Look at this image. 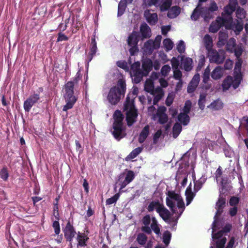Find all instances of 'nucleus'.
I'll use <instances>...</instances> for the list:
<instances>
[{
	"label": "nucleus",
	"mask_w": 248,
	"mask_h": 248,
	"mask_svg": "<svg viewBox=\"0 0 248 248\" xmlns=\"http://www.w3.org/2000/svg\"><path fill=\"white\" fill-rule=\"evenodd\" d=\"M138 42V35L136 32H132L128 37L127 43L129 46H137Z\"/></svg>",
	"instance_id": "obj_40"
},
{
	"label": "nucleus",
	"mask_w": 248,
	"mask_h": 248,
	"mask_svg": "<svg viewBox=\"0 0 248 248\" xmlns=\"http://www.w3.org/2000/svg\"><path fill=\"white\" fill-rule=\"evenodd\" d=\"M147 22L151 25H155L158 20V16L156 13H151L149 10H146L144 13Z\"/></svg>",
	"instance_id": "obj_21"
},
{
	"label": "nucleus",
	"mask_w": 248,
	"mask_h": 248,
	"mask_svg": "<svg viewBox=\"0 0 248 248\" xmlns=\"http://www.w3.org/2000/svg\"><path fill=\"white\" fill-rule=\"evenodd\" d=\"M207 0H199V4L197 7L194 10L192 15L191 16V18L193 20H197L199 18V12L200 10L201 7V3L203 2H206Z\"/></svg>",
	"instance_id": "obj_42"
},
{
	"label": "nucleus",
	"mask_w": 248,
	"mask_h": 248,
	"mask_svg": "<svg viewBox=\"0 0 248 248\" xmlns=\"http://www.w3.org/2000/svg\"><path fill=\"white\" fill-rule=\"evenodd\" d=\"M142 150V147L136 148L133 150L126 157L125 160L129 161L131 159H134L141 152Z\"/></svg>",
	"instance_id": "obj_43"
},
{
	"label": "nucleus",
	"mask_w": 248,
	"mask_h": 248,
	"mask_svg": "<svg viewBox=\"0 0 248 248\" xmlns=\"http://www.w3.org/2000/svg\"><path fill=\"white\" fill-rule=\"evenodd\" d=\"M223 107V103L222 101L217 99L213 101L207 108L212 110H219L222 109Z\"/></svg>",
	"instance_id": "obj_30"
},
{
	"label": "nucleus",
	"mask_w": 248,
	"mask_h": 248,
	"mask_svg": "<svg viewBox=\"0 0 248 248\" xmlns=\"http://www.w3.org/2000/svg\"><path fill=\"white\" fill-rule=\"evenodd\" d=\"M159 214L160 217L166 222H169L170 221V212L165 207L163 204L157 213Z\"/></svg>",
	"instance_id": "obj_27"
},
{
	"label": "nucleus",
	"mask_w": 248,
	"mask_h": 248,
	"mask_svg": "<svg viewBox=\"0 0 248 248\" xmlns=\"http://www.w3.org/2000/svg\"><path fill=\"white\" fill-rule=\"evenodd\" d=\"M150 227L151 230H152L155 234H159L160 233V228L155 217H152V222Z\"/></svg>",
	"instance_id": "obj_44"
},
{
	"label": "nucleus",
	"mask_w": 248,
	"mask_h": 248,
	"mask_svg": "<svg viewBox=\"0 0 248 248\" xmlns=\"http://www.w3.org/2000/svg\"><path fill=\"white\" fill-rule=\"evenodd\" d=\"M166 108L164 106H160L158 108L156 115H154L153 119L154 120L158 119V122L161 124H164L168 121V116L166 114Z\"/></svg>",
	"instance_id": "obj_16"
},
{
	"label": "nucleus",
	"mask_w": 248,
	"mask_h": 248,
	"mask_svg": "<svg viewBox=\"0 0 248 248\" xmlns=\"http://www.w3.org/2000/svg\"><path fill=\"white\" fill-rule=\"evenodd\" d=\"M89 238L84 233L78 232L77 233V240L78 241L77 247H84L86 246V243Z\"/></svg>",
	"instance_id": "obj_24"
},
{
	"label": "nucleus",
	"mask_w": 248,
	"mask_h": 248,
	"mask_svg": "<svg viewBox=\"0 0 248 248\" xmlns=\"http://www.w3.org/2000/svg\"><path fill=\"white\" fill-rule=\"evenodd\" d=\"M140 63L137 62L131 64L130 74L131 76L133 78L135 83H139L143 78L142 70L140 68Z\"/></svg>",
	"instance_id": "obj_11"
},
{
	"label": "nucleus",
	"mask_w": 248,
	"mask_h": 248,
	"mask_svg": "<svg viewBox=\"0 0 248 248\" xmlns=\"http://www.w3.org/2000/svg\"><path fill=\"white\" fill-rule=\"evenodd\" d=\"M120 197L119 193H117L113 197L108 198L106 201V205H110L116 202Z\"/></svg>",
	"instance_id": "obj_61"
},
{
	"label": "nucleus",
	"mask_w": 248,
	"mask_h": 248,
	"mask_svg": "<svg viewBox=\"0 0 248 248\" xmlns=\"http://www.w3.org/2000/svg\"><path fill=\"white\" fill-rule=\"evenodd\" d=\"M152 222V218L149 215H147L144 216L142 219V223L144 224V226H142L141 230L143 232L150 234L151 233V229L149 226V225Z\"/></svg>",
	"instance_id": "obj_26"
},
{
	"label": "nucleus",
	"mask_w": 248,
	"mask_h": 248,
	"mask_svg": "<svg viewBox=\"0 0 248 248\" xmlns=\"http://www.w3.org/2000/svg\"><path fill=\"white\" fill-rule=\"evenodd\" d=\"M238 140H243V137H248V117L244 116L240 120V125L236 133Z\"/></svg>",
	"instance_id": "obj_12"
},
{
	"label": "nucleus",
	"mask_w": 248,
	"mask_h": 248,
	"mask_svg": "<svg viewBox=\"0 0 248 248\" xmlns=\"http://www.w3.org/2000/svg\"><path fill=\"white\" fill-rule=\"evenodd\" d=\"M40 99L39 93H34L31 95L24 102L23 107L26 112H29L32 107Z\"/></svg>",
	"instance_id": "obj_15"
},
{
	"label": "nucleus",
	"mask_w": 248,
	"mask_h": 248,
	"mask_svg": "<svg viewBox=\"0 0 248 248\" xmlns=\"http://www.w3.org/2000/svg\"><path fill=\"white\" fill-rule=\"evenodd\" d=\"M74 87L72 81H68L65 85L63 96L66 103L62 108L64 111L72 108L77 101L78 98L74 94Z\"/></svg>",
	"instance_id": "obj_7"
},
{
	"label": "nucleus",
	"mask_w": 248,
	"mask_h": 248,
	"mask_svg": "<svg viewBox=\"0 0 248 248\" xmlns=\"http://www.w3.org/2000/svg\"><path fill=\"white\" fill-rule=\"evenodd\" d=\"M139 92L138 88L135 87L129 93L124 103V110L125 111L126 120L128 126L132 125L136 121L138 116L137 109L135 108L134 99Z\"/></svg>",
	"instance_id": "obj_3"
},
{
	"label": "nucleus",
	"mask_w": 248,
	"mask_h": 248,
	"mask_svg": "<svg viewBox=\"0 0 248 248\" xmlns=\"http://www.w3.org/2000/svg\"><path fill=\"white\" fill-rule=\"evenodd\" d=\"M206 180V178L203 176H202L198 180L196 181L194 183V190L195 193L197 192L202 188Z\"/></svg>",
	"instance_id": "obj_39"
},
{
	"label": "nucleus",
	"mask_w": 248,
	"mask_h": 248,
	"mask_svg": "<svg viewBox=\"0 0 248 248\" xmlns=\"http://www.w3.org/2000/svg\"><path fill=\"white\" fill-rule=\"evenodd\" d=\"M193 61L190 58H182L181 60V64L185 70L186 71H190L192 68Z\"/></svg>",
	"instance_id": "obj_32"
},
{
	"label": "nucleus",
	"mask_w": 248,
	"mask_h": 248,
	"mask_svg": "<svg viewBox=\"0 0 248 248\" xmlns=\"http://www.w3.org/2000/svg\"><path fill=\"white\" fill-rule=\"evenodd\" d=\"M243 25L242 20L237 19L232 25V27L235 31L240 32L243 29Z\"/></svg>",
	"instance_id": "obj_50"
},
{
	"label": "nucleus",
	"mask_w": 248,
	"mask_h": 248,
	"mask_svg": "<svg viewBox=\"0 0 248 248\" xmlns=\"http://www.w3.org/2000/svg\"><path fill=\"white\" fill-rule=\"evenodd\" d=\"M166 203L172 213L175 215V217L171 219L175 222L174 225H176L178 219L185 209L183 200L179 194L172 191H169L166 198Z\"/></svg>",
	"instance_id": "obj_2"
},
{
	"label": "nucleus",
	"mask_w": 248,
	"mask_h": 248,
	"mask_svg": "<svg viewBox=\"0 0 248 248\" xmlns=\"http://www.w3.org/2000/svg\"><path fill=\"white\" fill-rule=\"evenodd\" d=\"M126 90L125 81L123 79L118 81L117 84L112 87L108 94L107 98L112 105L117 104L124 94Z\"/></svg>",
	"instance_id": "obj_4"
},
{
	"label": "nucleus",
	"mask_w": 248,
	"mask_h": 248,
	"mask_svg": "<svg viewBox=\"0 0 248 248\" xmlns=\"http://www.w3.org/2000/svg\"><path fill=\"white\" fill-rule=\"evenodd\" d=\"M203 42L206 49H212L213 40L212 37L208 34H206L203 38Z\"/></svg>",
	"instance_id": "obj_45"
},
{
	"label": "nucleus",
	"mask_w": 248,
	"mask_h": 248,
	"mask_svg": "<svg viewBox=\"0 0 248 248\" xmlns=\"http://www.w3.org/2000/svg\"><path fill=\"white\" fill-rule=\"evenodd\" d=\"M140 31L144 38L150 37L151 36V29L145 23L141 24L140 27Z\"/></svg>",
	"instance_id": "obj_37"
},
{
	"label": "nucleus",
	"mask_w": 248,
	"mask_h": 248,
	"mask_svg": "<svg viewBox=\"0 0 248 248\" xmlns=\"http://www.w3.org/2000/svg\"><path fill=\"white\" fill-rule=\"evenodd\" d=\"M232 78L231 76L227 77L222 83V88L224 91L228 90L232 85Z\"/></svg>",
	"instance_id": "obj_47"
},
{
	"label": "nucleus",
	"mask_w": 248,
	"mask_h": 248,
	"mask_svg": "<svg viewBox=\"0 0 248 248\" xmlns=\"http://www.w3.org/2000/svg\"><path fill=\"white\" fill-rule=\"evenodd\" d=\"M200 78V76L199 74L194 75L187 87V90L188 93H192L194 92L199 84Z\"/></svg>",
	"instance_id": "obj_23"
},
{
	"label": "nucleus",
	"mask_w": 248,
	"mask_h": 248,
	"mask_svg": "<svg viewBox=\"0 0 248 248\" xmlns=\"http://www.w3.org/2000/svg\"><path fill=\"white\" fill-rule=\"evenodd\" d=\"M0 177L5 181L7 180L9 177V173L6 167H3L0 170Z\"/></svg>",
	"instance_id": "obj_60"
},
{
	"label": "nucleus",
	"mask_w": 248,
	"mask_h": 248,
	"mask_svg": "<svg viewBox=\"0 0 248 248\" xmlns=\"http://www.w3.org/2000/svg\"><path fill=\"white\" fill-rule=\"evenodd\" d=\"M222 173V172L221 167H219L215 172V177L217 183L221 186V188H219V191L220 192L223 191V189L224 187V179L221 177Z\"/></svg>",
	"instance_id": "obj_29"
},
{
	"label": "nucleus",
	"mask_w": 248,
	"mask_h": 248,
	"mask_svg": "<svg viewBox=\"0 0 248 248\" xmlns=\"http://www.w3.org/2000/svg\"><path fill=\"white\" fill-rule=\"evenodd\" d=\"M236 9V8L228 5L224 7L221 17L224 19L226 23H230L232 22V14Z\"/></svg>",
	"instance_id": "obj_18"
},
{
	"label": "nucleus",
	"mask_w": 248,
	"mask_h": 248,
	"mask_svg": "<svg viewBox=\"0 0 248 248\" xmlns=\"http://www.w3.org/2000/svg\"><path fill=\"white\" fill-rule=\"evenodd\" d=\"M177 120L181 124L186 126L189 123L190 118L187 114L181 112L178 115Z\"/></svg>",
	"instance_id": "obj_35"
},
{
	"label": "nucleus",
	"mask_w": 248,
	"mask_h": 248,
	"mask_svg": "<svg viewBox=\"0 0 248 248\" xmlns=\"http://www.w3.org/2000/svg\"><path fill=\"white\" fill-rule=\"evenodd\" d=\"M63 232L65 238L67 241L69 242V245L72 248V242L77 232L74 226L69 221L66 223L65 227L63 229Z\"/></svg>",
	"instance_id": "obj_13"
},
{
	"label": "nucleus",
	"mask_w": 248,
	"mask_h": 248,
	"mask_svg": "<svg viewBox=\"0 0 248 248\" xmlns=\"http://www.w3.org/2000/svg\"><path fill=\"white\" fill-rule=\"evenodd\" d=\"M206 94L205 93H202L200 95V98L198 100V105L199 108L202 109H204L205 108V103L206 102Z\"/></svg>",
	"instance_id": "obj_55"
},
{
	"label": "nucleus",
	"mask_w": 248,
	"mask_h": 248,
	"mask_svg": "<svg viewBox=\"0 0 248 248\" xmlns=\"http://www.w3.org/2000/svg\"><path fill=\"white\" fill-rule=\"evenodd\" d=\"M224 70L220 66L216 67L211 73V77L215 80L220 78L223 75Z\"/></svg>",
	"instance_id": "obj_33"
},
{
	"label": "nucleus",
	"mask_w": 248,
	"mask_h": 248,
	"mask_svg": "<svg viewBox=\"0 0 248 248\" xmlns=\"http://www.w3.org/2000/svg\"><path fill=\"white\" fill-rule=\"evenodd\" d=\"M159 0V4L156 7L159 6L160 10L162 12L166 11L169 9L172 4V0Z\"/></svg>",
	"instance_id": "obj_36"
},
{
	"label": "nucleus",
	"mask_w": 248,
	"mask_h": 248,
	"mask_svg": "<svg viewBox=\"0 0 248 248\" xmlns=\"http://www.w3.org/2000/svg\"><path fill=\"white\" fill-rule=\"evenodd\" d=\"M186 196V205H188L192 201L195 196V193H193L190 187H188L185 192Z\"/></svg>",
	"instance_id": "obj_41"
},
{
	"label": "nucleus",
	"mask_w": 248,
	"mask_h": 248,
	"mask_svg": "<svg viewBox=\"0 0 248 248\" xmlns=\"http://www.w3.org/2000/svg\"><path fill=\"white\" fill-rule=\"evenodd\" d=\"M196 155L194 154L190 155L189 152L186 153L181 158V163L179 170L183 172L187 171V168L189 166L193 168L195 164Z\"/></svg>",
	"instance_id": "obj_9"
},
{
	"label": "nucleus",
	"mask_w": 248,
	"mask_h": 248,
	"mask_svg": "<svg viewBox=\"0 0 248 248\" xmlns=\"http://www.w3.org/2000/svg\"><path fill=\"white\" fill-rule=\"evenodd\" d=\"M162 205L158 200L153 201L149 204L147 210L150 212L155 210L158 213Z\"/></svg>",
	"instance_id": "obj_28"
},
{
	"label": "nucleus",
	"mask_w": 248,
	"mask_h": 248,
	"mask_svg": "<svg viewBox=\"0 0 248 248\" xmlns=\"http://www.w3.org/2000/svg\"><path fill=\"white\" fill-rule=\"evenodd\" d=\"M220 224V221L218 218L217 219L215 224H214V221L212 223V241L211 242L210 248H214L215 246L217 248H224V247L227 240L224 236L225 234L230 231L232 226L230 224H227L222 227Z\"/></svg>",
	"instance_id": "obj_1"
},
{
	"label": "nucleus",
	"mask_w": 248,
	"mask_h": 248,
	"mask_svg": "<svg viewBox=\"0 0 248 248\" xmlns=\"http://www.w3.org/2000/svg\"><path fill=\"white\" fill-rule=\"evenodd\" d=\"M246 15L245 10L241 7L238 8L236 10V16L239 20H243L245 18Z\"/></svg>",
	"instance_id": "obj_54"
},
{
	"label": "nucleus",
	"mask_w": 248,
	"mask_h": 248,
	"mask_svg": "<svg viewBox=\"0 0 248 248\" xmlns=\"http://www.w3.org/2000/svg\"><path fill=\"white\" fill-rule=\"evenodd\" d=\"M157 49L158 48L155 47L152 40H149L145 43L143 47L144 53L146 55L151 54L154 50Z\"/></svg>",
	"instance_id": "obj_25"
},
{
	"label": "nucleus",
	"mask_w": 248,
	"mask_h": 248,
	"mask_svg": "<svg viewBox=\"0 0 248 248\" xmlns=\"http://www.w3.org/2000/svg\"><path fill=\"white\" fill-rule=\"evenodd\" d=\"M150 127L148 125H146L140 134L139 141L140 143H143L149 134Z\"/></svg>",
	"instance_id": "obj_34"
},
{
	"label": "nucleus",
	"mask_w": 248,
	"mask_h": 248,
	"mask_svg": "<svg viewBox=\"0 0 248 248\" xmlns=\"http://www.w3.org/2000/svg\"><path fill=\"white\" fill-rule=\"evenodd\" d=\"M159 0H143L142 4V8L145 9L152 5L156 6L159 4Z\"/></svg>",
	"instance_id": "obj_46"
},
{
	"label": "nucleus",
	"mask_w": 248,
	"mask_h": 248,
	"mask_svg": "<svg viewBox=\"0 0 248 248\" xmlns=\"http://www.w3.org/2000/svg\"><path fill=\"white\" fill-rule=\"evenodd\" d=\"M171 239V233L169 231L164 232L163 235V242L166 245L168 246L169 244Z\"/></svg>",
	"instance_id": "obj_58"
},
{
	"label": "nucleus",
	"mask_w": 248,
	"mask_h": 248,
	"mask_svg": "<svg viewBox=\"0 0 248 248\" xmlns=\"http://www.w3.org/2000/svg\"><path fill=\"white\" fill-rule=\"evenodd\" d=\"M182 129V125L180 123H176L172 128V136L174 138H176L181 133Z\"/></svg>",
	"instance_id": "obj_49"
},
{
	"label": "nucleus",
	"mask_w": 248,
	"mask_h": 248,
	"mask_svg": "<svg viewBox=\"0 0 248 248\" xmlns=\"http://www.w3.org/2000/svg\"><path fill=\"white\" fill-rule=\"evenodd\" d=\"M191 102L190 100L186 101L185 103V106L183 108L182 112L187 114L188 115V113L190 112V111L191 110Z\"/></svg>",
	"instance_id": "obj_59"
},
{
	"label": "nucleus",
	"mask_w": 248,
	"mask_h": 248,
	"mask_svg": "<svg viewBox=\"0 0 248 248\" xmlns=\"http://www.w3.org/2000/svg\"><path fill=\"white\" fill-rule=\"evenodd\" d=\"M235 39L233 38H231L227 42L226 49L228 51L232 52L235 48Z\"/></svg>",
	"instance_id": "obj_53"
},
{
	"label": "nucleus",
	"mask_w": 248,
	"mask_h": 248,
	"mask_svg": "<svg viewBox=\"0 0 248 248\" xmlns=\"http://www.w3.org/2000/svg\"><path fill=\"white\" fill-rule=\"evenodd\" d=\"M227 38L228 34L226 32L220 31L219 32L217 46L220 47L224 46L227 42Z\"/></svg>",
	"instance_id": "obj_38"
},
{
	"label": "nucleus",
	"mask_w": 248,
	"mask_h": 248,
	"mask_svg": "<svg viewBox=\"0 0 248 248\" xmlns=\"http://www.w3.org/2000/svg\"><path fill=\"white\" fill-rule=\"evenodd\" d=\"M135 178V173L132 170H125V172L119 176L117 183L120 186V190L124 188L131 183Z\"/></svg>",
	"instance_id": "obj_10"
},
{
	"label": "nucleus",
	"mask_w": 248,
	"mask_h": 248,
	"mask_svg": "<svg viewBox=\"0 0 248 248\" xmlns=\"http://www.w3.org/2000/svg\"><path fill=\"white\" fill-rule=\"evenodd\" d=\"M163 44L166 51L171 50L173 46V42L169 38L164 39L163 42Z\"/></svg>",
	"instance_id": "obj_52"
},
{
	"label": "nucleus",
	"mask_w": 248,
	"mask_h": 248,
	"mask_svg": "<svg viewBox=\"0 0 248 248\" xmlns=\"http://www.w3.org/2000/svg\"><path fill=\"white\" fill-rule=\"evenodd\" d=\"M234 74V78H232L233 83H232V86L233 88L235 89L239 86L242 79V77L241 73Z\"/></svg>",
	"instance_id": "obj_48"
},
{
	"label": "nucleus",
	"mask_w": 248,
	"mask_h": 248,
	"mask_svg": "<svg viewBox=\"0 0 248 248\" xmlns=\"http://www.w3.org/2000/svg\"><path fill=\"white\" fill-rule=\"evenodd\" d=\"M223 151L225 156L227 157H232L234 155L233 150L228 145L224 146Z\"/></svg>",
	"instance_id": "obj_57"
},
{
	"label": "nucleus",
	"mask_w": 248,
	"mask_h": 248,
	"mask_svg": "<svg viewBox=\"0 0 248 248\" xmlns=\"http://www.w3.org/2000/svg\"><path fill=\"white\" fill-rule=\"evenodd\" d=\"M97 50V43L95 38L93 37L91 39L90 51L88 54L87 55V58L86 59V61L87 62L88 65L89 64V63L92 61L93 57L95 56Z\"/></svg>",
	"instance_id": "obj_20"
},
{
	"label": "nucleus",
	"mask_w": 248,
	"mask_h": 248,
	"mask_svg": "<svg viewBox=\"0 0 248 248\" xmlns=\"http://www.w3.org/2000/svg\"><path fill=\"white\" fill-rule=\"evenodd\" d=\"M153 62L150 59H144L142 63L143 76H146L152 69Z\"/></svg>",
	"instance_id": "obj_22"
},
{
	"label": "nucleus",
	"mask_w": 248,
	"mask_h": 248,
	"mask_svg": "<svg viewBox=\"0 0 248 248\" xmlns=\"http://www.w3.org/2000/svg\"><path fill=\"white\" fill-rule=\"evenodd\" d=\"M226 22L224 19L220 16L217 17L216 20L213 21L211 24L209 28V31L210 32L216 33L218 31L220 28L223 26Z\"/></svg>",
	"instance_id": "obj_19"
},
{
	"label": "nucleus",
	"mask_w": 248,
	"mask_h": 248,
	"mask_svg": "<svg viewBox=\"0 0 248 248\" xmlns=\"http://www.w3.org/2000/svg\"><path fill=\"white\" fill-rule=\"evenodd\" d=\"M147 240V236L142 233H139L137 237L138 243L140 245H144L146 244Z\"/></svg>",
	"instance_id": "obj_56"
},
{
	"label": "nucleus",
	"mask_w": 248,
	"mask_h": 248,
	"mask_svg": "<svg viewBox=\"0 0 248 248\" xmlns=\"http://www.w3.org/2000/svg\"><path fill=\"white\" fill-rule=\"evenodd\" d=\"M208 56L211 62L217 64L222 63L225 59L224 53L222 51L217 52L215 50L210 49L208 51Z\"/></svg>",
	"instance_id": "obj_14"
},
{
	"label": "nucleus",
	"mask_w": 248,
	"mask_h": 248,
	"mask_svg": "<svg viewBox=\"0 0 248 248\" xmlns=\"http://www.w3.org/2000/svg\"><path fill=\"white\" fill-rule=\"evenodd\" d=\"M126 7V3L124 2V0H121L118 4V16H120L124 14Z\"/></svg>",
	"instance_id": "obj_51"
},
{
	"label": "nucleus",
	"mask_w": 248,
	"mask_h": 248,
	"mask_svg": "<svg viewBox=\"0 0 248 248\" xmlns=\"http://www.w3.org/2000/svg\"><path fill=\"white\" fill-rule=\"evenodd\" d=\"M176 48L180 53H184L186 49L185 42L182 40H180L177 45Z\"/></svg>",
	"instance_id": "obj_62"
},
{
	"label": "nucleus",
	"mask_w": 248,
	"mask_h": 248,
	"mask_svg": "<svg viewBox=\"0 0 248 248\" xmlns=\"http://www.w3.org/2000/svg\"><path fill=\"white\" fill-rule=\"evenodd\" d=\"M181 13V8L177 6H172L168 9L167 14L170 18H174L179 15Z\"/></svg>",
	"instance_id": "obj_31"
},
{
	"label": "nucleus",
	"mask_w": 248,
	"mask_h": 248,
	"mask_svg": "<svg viewBox=\"0 0 248 248\" xmlns=\"http://www.w3.org/2000/svg\"><path fill=\"white\" fill-rule=\"evenodd\" d=\"M114 122L111 132L115 139L119 140L125 136L124 127L123 125L124 117L120 110H116L114 113Z\"/></svg>",
	"instance_id": "obj_6"
},
{
	"label": "nucleus",
	"mask_w": 248,
	"mask_h": 248,
	"mask_svg": "<svg viewBox=\"0 0 248 248\" xmlns=\"http://www.w3.org/2000/svg\"><path fill=\"white\" fill-rule=\"evenodd\" d=\"M206 6L202 7L199 12V17L201 16L205 21H208L213 17V13L218 9L216 2L211 0L206 4Z\"/></svg>",
	"instance_id": "obj_8"
},
{
	"label": "nucleus",
	"mask_w": 248,
	"mask_h": 248,
	"mask_svg": "<svg viewBox=\"0 0 248 248\" xmlns=\"http://www.w3.org/2000/svg\"><path fill=\"white\" fill-rule=\"evenodd\" d=\"M226 203V199L221 195H219L218 201L216 203V209L217 212L214 217V224L217 222V219L219 218V217L222 214L224 207Z\"/></svg>",
	"instance_id": "obj_17"
},
{
	"label": "nucleus",
	"mask_w": 248,
	"mask_h": 248,
	"mask_svg": "<svg viewBox=\"0 0 248 248\" xmlns=\"http://www.w3.org/2000/svg\"><path fill=\"white\" fill-rule=\"evenodd\" d=\"M157 78V74L155 72L153 73L151 78L146 80L144 85V90L147 92L149 93L153 96V97H154V105H156L164 95L163 91L161 88H154L153 79H156Z\"/></svg>",
	"instance_id": "obj_5"
},
{
	"label": "nucleus",
	"mask_w": 248,
	"mask_h": 248,
	"mask_svg": "<svg viewBox=\"0 0 248 248\" xmlns=\"http://www.w3.org/2000/svg\"><path fill=\"white\" fill-rule=\"evenodd\" d=\"M170 67L168 64L164 65L161 69V74L162 76L166 77L170 71Z\"/></svg>",
	"instance_id": "obj_63"
},
{
	"label": "nucleus",
	"mask_w": 248,
	"mask_h": 248,
	"mask_svg": "<svg viewBox=\"0 0 248 248\" xmlns=\"http://www.w3.org/2000/svg\"><path fill=\"white\" fill-rule=\"evenodd\" d=\"M210 69L208 66L206 68L203 74V82L205 83H207L210 78Z\"/></svg>",
	"instance_id": "obj_64"
}]
</instances>
